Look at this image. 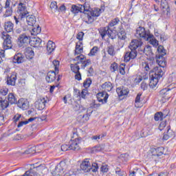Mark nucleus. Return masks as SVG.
<instances>
[{"label":"nucleus","instance_id":"14","mask_svg":"<svg viewBox=\"0 0 176 176\" xmlns=\"http://www.w3.org/2000/svg\"><path fill=\"white\" fill-rule=\"evenodd\" d=\"M80 168L84 173H89L91 170V165L89 159H85L80 164Z\"/></svg>","mask_w":176,"mask_h":176},{"label":"nucleus","instance_id":"38","mask_svg":"<svg viewBox=\"0 0 176 176\" xmlns=\"http://www.w3.org/2000/svg\"><path fill=\"white\" fill-rule=\"evenodd\" d=\"M147 41H149L150 44L154 46V47L159 46V41L155 38L153 35L151 38H148Z\"/></svg>","mask_w":176,"mask_h":176},{"label":"nucleus","instance_id":"3","mask_svg":"<svg viewBox=\"0 0 176 176\" xmlns=\"http://www.w3.org/2000/svg\"><path fill=\"white\" fill-rule=\"evenodd\" d=\"M120 21L119 18H116L109 23V27L103 28L100 30V34L102 39H115V38H116V33L112 31L109 27L118 25Z\"/></svg>","mask_w":176,"mask_h":176},{"label":"nucleus","instance_id":"63","mask_svg":"<svg viewBox=\"0 0 176 176\" xmlns=\"http://www.w3.org/2000/svg\"><path fill=\"white\" fill-rule=\"evenodd\" d=\"M3 123H5V116L3 114L0 113V126H1Z\"/></svg>","mask_w":176,"mask_h":176},{"label":"nucleus","instance_id":"20","mask_svg":"<svg viewBox=\"0 0 176 176\" xmlns=\"http://www.w3.org/2000/svg\"><path fill=\"white\" fill-rule=\"evenodd\" d=\"M118 38L120 41H126L127 36L126 35V32L124 31V29H123L122 25L118 28Z\"/></svg>","mask_w":176,"mask_h":176},{"label":"nucleus","instance_id":"13","mask_svg":"<svg viewBox=\"0 0 176 176\" xmlns=\"http://www.w3.org/2000/svg\"><path fill=\"white\" fill-rule=\"evenodd\" d=\"M81 142L82 140H80V138L71 140L69 142L70 149L72 151H79V149H80Z\"/></svg>","mask_w":176,"mask_h":176},{"label":"nucleus","instance_id":"39","mask_svg":"<svg viewBox=\"0 0 176 176\" xmlns=\"http://www.w3.org/2000/svg\"><path fill=\"white\" fill-rule=\"evenodd\" d=\"M107 53L109 54V56H115V54H116V52H115V47L113 45L109 46L107 48Z\"/></svg>","mask_w":176,"mask_h":176},{"label":"nucleus","instance_id":"17","mask_svg":"<svg viewBox=\"0 0 176 176\" xmlns=\"http://www.w3.org/2000/svg\"><path fill=\"white\" fill-rule=\"evenodd\" d=\"M24 61H25V57L23 54L18 53L14 56L13 63H14V64H21L24 63Z\"/></svg>","mask_w":176,"mask_h":176},{"label":"nucleus","instance_id":"48","mask_svg":"<svg viewBox=\"0 0 176 176\" xmlns=\"http://www.w3.org/2000/svg\"><path fill=\"white\" fill-rule=\"evenodd\" d=\"M116 176H126L124 171H122L119 168H116Z\"/></svg>","mask_w":176,"mask_h":176},{"label":"nucleus","instance_id":"55","mask_svg":"<svg viewBox=\"0 0 176 176\" xmlns=\"http://www.w3.org/2000/svg\"><path fill=\"white\" fill-rule=\"evenodd\" d=\"M166 121H162L159 126V130L162 131V130L164 129V127H166Z\"/></svg>","mask_w":176,"mask_h":176},{"label":"nucleus","instance_id":"25","mask_svg":"<svg viewBox=\"0 0 176 176\" xmlns=\"http://www.w3.org/2000/svg\"><path fill=\"white\" fill-rule=\"evenodd\" d=\"M25 18H26V22L28 23V25L34 27V25L35 24V23H36L35 16L29 15L26 16Z\"/></svg>","mask_w":176,"mask_h":176},{"label":"nucleus","instance_id":"26","mask_svg":"<svg viewBox=\"0 0 176 176\" xmlns=\"http://www.w3.org/2000/svg\"><path fill=\"white\" fill-rule=\"evenodd\" d=\"M83 53V43L78 41L76 45L75 54H81Z\"/></svg>","mask_w":176,"mask_h":176},{"label":"nucleus","instance_id":"44","mask_svg":"<svg viewBox=\"0 0 176 176\" xmlns=\"http://www.w3.org/2000/svg\"><path fill=\"white\" fill-rule=\"evenodd\" d=\"M119 69V65L116 63H113L111 65V72H116V71H118Z\"/></svg>","mask_w":176,"mask_h":176},{"label":"nucleus","instance_id":"64","mask_svg":"<svg viewBox=\"0 0 176 176\" xmlns=\"http://www.w3.org/2000/svg\"><path fill=\"white\" fill-rule=\"evenodd\" d=\"M101 170L102 171V173H107L108 172V166H107V165L102 166Z\"/></svg>","mask_w":176,"mask_h":176},{"label":"nucleus","instance_id":"33","mask_svg":"<svg viewBox=\"0 0 176 176\" xmlns=\"http://www.w3.org/2000/svg\"><path fill=\"white\" fill-rule=\"evenodd\" d=\"M157 50L159 54L158 57H163V56H166V54H167V52L163 45H159Z\"/></svg>","mask_w":176,"mask_h":176},{"label":"nucleus","instance_id":"47","mask_svg":"<svg viewBox=\"0 0 176 176\" xmlns=\"http://www.w3.org/2000/svg\"><path fill=\"white\" fill-rule=\"evenodd\" d=\"M83 36H85V33L80 32L78 33L76 38L78 39L79 42H82V41H83Z\"/></svg>","mask_w":176,"mask_h":176},{"label":"nucleus","instance_id":"40","mask_svg":"<svg viewBox=\"0 0 176 176\" xmlns=\"http://www.w3.org/2000/svg\"><path fill=\"white\" fill-rule=\"evenodd\" d=\"M0 107L1 109H6L9 107V102L7 100H3L0 102Z\"/></svg>","mask_w":176,"mask_h":176},{"label":"nucleus","instance_id":"51","mask_svg":"<svg viewBox=\"0 0 176 176\" xmlns=\"http://www.w3.org/2000/svg\"><path fill=\"white\" fill-rule=\"evenodd\" d=\"M86 96H87V88H85L82 90L80 97H81V98H86Z\"/></svg>","mask_w":176,"mask_h":176},{"label":"nucleus","instance_id":"41","mask_svg":"<svg viewBox=\"0 0 176 176\" xmlns=\"http://www.w3.org/2000/svg\"><path fill=\"white\" fill-rule=\"evenodd\" d=\"M23 118L24 117H23L21 114H16L15 116H14L12 120L14 123H16L17 122H20Z\"/></svg>","mask_w":176,"mask_h":176},{"label":"nucleus","instance_id":"18","mask_svg":"<svg viewBox=\"0 0 176 176\" xmlns=\"http://www.w3.org/2000/svg\"><path fill=\"white\" fill-rule=\"evenodd\" d=\"M16 80H17V73L12 72L10 76L8 77L7 85H8V86H14V85H16Z\"/></svg>","mask_w":176,"mask_h":176},{"label":"nucleus","instance_id":"16","mask_svg":"<svg viewBox=\"0 0 176 176\" xmlns=\"http://www.w3.org/2000/svg\"><path fill=\"white\" fill-rule=\"evenodd\" d=\"M98 102H101L102 104H106L108 100V95L106 92H100L96 95Z\"/></svg>","mask_w":176,"mask_h":176},{"label":"nucleus","instance_id":"45","mask_svg":"<svg viewBox=\"0 0 176 176\" xmlns=\"http://www.w3.org/2000/svg\"><path fill=\"white\" fill-rule=\"evenodd\" d=\"M71 150V146L70 144H63L61 146V151L63 152H67V151Z\"/></svg>","mask_w":176,"mask_h":176},{"label":"nucleus","instance_id":"37","mask_svg":"<svg viewBox=\"0 0 176 176\" xmlns=\"http://www.w3.org/2000/svg\"><path fill=\"white\" fill-rule=\"evenodd\" d=\"M41 27H39V25H35L33 26V28L32 29L31 31V34L32 35H38V34H41Z\"/></svg>","mask_w":176,"mask_h":176},{"label":"nucleus","instance_id":"35","mask_svg":"<svg viewBox=\"0 0 176 176\" xmlns=\"http://www.w3.org/2000/svg\"><path fill=\"white\" fill-rule=\"evenodd\" d=\"M8 102L10 104H13L17 103V99L16 98V96L13 94H9L8 97Z\"/></svg>","mask_w":176,"mask_h":176},{"label":"nucleus","instance_id":"46","mask_svg":"<svg viewBox=\"0 0 176 176\" xmlns=\"http://www.w3.org/2000/svg\"><path fill=\"white\" fill-rule=\"evenodd\" d=\"M53 64H54V67L55 68L56 72H58V68L60 67V61L55 60L53 61Z\"/></svg>","mask_w":176,"mask_h":176},{"label":"nucleus","instance_id":"27","mask_svg":"<svg viewBox=\"0 0 176 176\" xmlns=\"http://www.w3.org/2000/svg\"><path fill=\"white\" fill-rule=\"evenodd\" d=\"M56 50V43L52 41H49L47 44V50L48 53H53L54 50Z\"/></svg>","mask_w":176,"mask_h":176},{"label":"nucleus","instance_id":"61","mask_svg":"<svg viewBox=\"0 0 176 176\" xmlns=\"http://www.w3.org/2000/svg\"><path fill=\"white\" fill-rule=\"evenodd\" d=\"M102 137H104V135H94L93 137H91V140H94V141H98V140H101V138H102Z\"/></svg>","mask_w":176,"mask_h":176},{"label":"nucleus","instance_id":"49","mask_svg":"<svg viewBox=\"0 0 176 176\" xmlns=\"http://www.w3.org/2000/svg\"><path fill=\"white\" fill-rule=\"evenodd\" d=\"M8 91H9V89L6 87H3L1 89H0L1 96H6V94H8Z\"/></svg>","mask_w":176,"mask_h":176},{"label":"nucleus","instance_id":"34","mask_svg":"<svg viewBox=\"0 0 176 176\" xmlns=\"http://www.w3.org/2000/svg\"><path fill=\"white\" fill-rule=\"evenodd\" d=\"M153 156H162L164 153V147H158L154 149Z\"/></svg>","mask_w":176,"mask_h":176},{"label":"nucleus","instance_id":"31","mask_svg":"<svg viewBox=\"0 0 176 176\" xmlns=\"http://www.w3.org/2000/svg\"><path fill=\"white\" fill-rule=\"evenodd\" d=\"M112 87V83L111 82H106L102 85V89H103L104 91H111Z\"/></svg>","mask_w":176,"mask_h":176},{"label":"nucleus","instance_id":"22","mask_svg":"<svg viewBox=\"0 0 176 176\" xmlns=\"http://www.w3.org/2000/svg\"><path fill=\"white\" fill-rule=\"evenodd\" d=\"M25 55L26 58H28V60H32L34 56V51L32 50V48L31 47L26 48L25 50Z\"/></svg>","mask_w":176,"mask_h":176},{"label":"nucleus","instance_id":"43","mask_svg":"<svg viewBox=\"0 0 176 176\" xmlns=\"http://www.w3.org/2000/svg\"><path fill=\"white\" fill-rule=\"evenodd\" d=\"M90 85H91V80L90 78H87L83 82V87L85 89L90 87Z\"/></svg>","mask_w":176,"mask_h":176},{"label":"nucleus","instance_id":"10","mask_svg":"<svg viewBox=\"0 0 176 176\" xmlns=\"http://www.w3.org/2000/svg\"><path fill=\"white\" fill-rule=\"evenodd\" d=\"M30 41H31V37L28 34H22L18 38V46L24 47V46H27L30 43Z\"/></svg>","mask_w":176,"mask_h":176},{"label":"nucleus","instance_id":"23","mask_svg":"<svg viewBox=\"0 0 176 176\" xmlns=\"http://www.w3.org/2000/svg\"><path fill=\"white\" fill-rule=\"evenodd\" d=\"M45 79L48 83H52V82H54V80H56V72H49Z\"/></svg>","mask_w":176,"mask_h":176},{"label":"nucleus","instance_id":"32","mask_svg":"<svg viewBox=\"0 0 176 176\" xmlns=\"http://www.w3.org/2000/svg\"><path fill=\"white\" fill-rule=\"evenodd\" d=\"M157 64H158V67L160 68H164V67H166V62L164 60V58H163V56H158L157 59Z\"/></svg>","mask_w":176,"mask_h":176},{"label":"nucleus","instance_id":"9","mask_svg":"<svg viewBox=\"0 0 176 176\" xmlns=\"http://www.w3.org/2000/svg\"><path fill=\"white\" fill-rule=\"evenodd\" d=\"M90 8V6L88 4L85 3L84 5L78 4L76 5H72L71 8V12L74 13V14H78V13H85L89 10Z\"/></svg>","mask_w":176,"mask_h":176},{"label":"nucleus","instance_id":"4","mask_svg":"<svg viewBox=\"0 0 176 176\" xmlns=\"http://www.w3.org/2000/svg\"><path fill=\"white\" fill-rule=\"evenodd\" d=\"M164 75V72L162 69L160 67H155L152 70V74L150 75V82L149 87L151 89H155L156 86H157V83H159V80L161 78H163Z\"/></svg>","mask_w":176,"mask_h":176},{"label":"nucleus","instance_id":"58","mask_svg":"<svg viewBox=\"0 0 176 176\" xmlns=\"http://www.w3.org/2000/svg\"><path fill=\"white\" fill-rule=\"evenodd\" d=\"M74 74H76L75 79L76 80H82V75L80 74V72H78L74 73Z\"/></svg>","mask_w":176,"mask_h":176},{"label":"nucleus","instance_id":"57","mask_svg":"<svg viewBox=\"0 0 176 176\" xmlns=\"http://www.w3.org/2000/svg\"><path fill=\"white\" fill-rule=\"evenodd\" d=\"M142 80V77L141 76H138L135 79H134V82L136 85H138Z\"/></svg>","mask_w":176,"mask_h":176},{"label":"nucleus","instance_id":"8","mask_svg":"<svg viewBox=\"0 0 176 176\" xmlns=\"http://www.w3.org/2000/svg\"><path fill=\"white\" fill-rule=\"evenodd\" d=\"M135 36L137 38H141L144 41H148V38H152L153 34H151L149 32H146L144 28L140 26L136 29Z\"/></svg>","mask_w":176,"mask_h":176},{"label":"nucleus","instance_id":"53","mask_svg":"<svg viewBox=\"0 0 176 176\" xmlns=\"http://www.w3.org/2000/svg\"><path fill=\"white\" fill-rule=\"evenodd\" d=\"M142 67H143L144 71H146V72H148V71L151 70V66L149 65V63H143Z\"/></svg>","mask_w":176,"mask_h":176},{"label":"nucleus","instance_id":"36","mask_svg":"<svg viewBox=\"0 0 176 176\" xmlns=\"http://www.w3.org/2000/svg\"><path fill=\"white\" fill-rule=\"evenodd\" d=\"M100 52V48L97 46H94L91 50L90 52L89 53L88 56L90 57H93L94 56L97 55V53Z\"/></svg>","mask_w":176,"mask_h":176},{"label":"nucleus","instance_id":"54","mask_svg":"<svg viewBox=\"0 0 176 176\" xmlns=\"http://www.w3.org/2000/svg\"><path fill=\"white\" fill-rule=\"evenodd\" d=\"M120 157L122 160H124V162H127V160H129V154L128 153L122 154L120 155Z\"/></svg>","mask_w":176,"mask_h":176},{"label":"nucleus","instance_id":"30","mask_svg":"<svg viewBox=\"0 0 176 176\" xmlns=\"http://www.w3.org/2000/svg\"><path fill=\"white\" fill-rule=\"evenodd\" d=\"M141 94H138L135 100V108H141L142 107V102H141Z\"/></svg>","mask_w":176,"mask_h":176},{"label":"nucleus","instance_id":"11","mask_svg":"<svg viewBox=\"0 0 176 176\" xmlns=\"http://www.w3.org/2000/svg\"><path fill=\"white\" fill-rule=\"evenodd\" d=\"M49 102V98L41 97L35 102V107L38 111H43L46 108V104Z\"/></svg>","mask_w":176,"mask_h":176},{"label":"nucleus","instance_id":"1","mask_svg":"<svg viewBox=\"0 0 176 176\" xmlns=\"http://www.w3.org/2000/svg\"><path fill=\"white\" fill-rule=\"evenodd\" d=\"M144 43L141 40L134 39L132 40L129 46V51L126 52L124 56V61L129 63L130 60H134L137 57V49L141 52Z\"/></svg>","mask_w":176,"mask_h":176},{"label":"nucleus","instance_id":"42","mask_svg":"<svg viewBox=\"0 0 176 176\" xmlns=\"http://www.w3.org/2000/svg\"><path fill=\"white\" fill-rule=\"evenodd\" d=\"M154 119L155 120H156L157 122L158 120H163V113L162 112H158L157 113L155 114L154 116Z\"/></svg>","mask_w":176,"mask_h":176},{"label":"nucleus","instance_id":"7","mask_svg":"<svg viewBox=\"0 0 176 176\" xmlns=\"http://www.w3.org/2000/svg\"><path fill=\"white\" fill-rule=\"evenodd\" d=\"M89 9L85 11L83 14L84 21L87 24H91L94 21V17H98L101 14V9L100 8H94L91 10Z\"/></svg>","mask_w":176,"mask_h":176},{"label":"nucleus","instance_id":"60","mask_svg":"<svg viewBox=\"0 0 176 176\" xmlns=\"http://www.w3.org/2000/svg\"><path fill=\"white\" fill-rule=\"evenodd\" d=\"M12 8H8L6 11V15L7 16V17H9V16H12Z\"/></svg>","mask_w":176,"mask_h":176},{"label":"nucleus","instance_id":"12","mask_svg":"<svg viewBox=\"0 0 176 176\" xmlns=\"http://www.w3.org/2000/svg\"><path fill=\"white\" fill-rule=\"evenodd\" d=\"M174 88H170V87L167 88H164L160 91V95L162 98H165V100H170L174 94Z\"/></svg>","mask_w":176,"mask_h":176},{"label":"nucleus","instance_id":"56","mask_svg":"<svg viewBox=\"0 0 176 176\" xmlns=\"http://www.w3.org/2000/svg\"><path fill=\"white\" fill-rule=\"evenodd\" d=\"M161 6L163 8V9H166V8H168V4L167 3V1L162 0L161 1Z\"/></svg>","mask_w":176,"mask_h":176},{"label":"nucleus","instance_id":"28","mask_svg":"<svg viewBox=\"0 0 176 176\" xmlns=\"http://www.w3.org/2000/svg\"><path fill=\"white\" fill-rule=\"evenodd\" d=\"M14 27V25H13V23L8 21L6 22L4 24V30L6 31V32H13V28Z\"/></svg>","mask_w":176,"mask_h":176},{"label":"nucleus","instance_id":"21","mask_svg":"<svg viewBox=\"0 0 176 176\" xmlns=\"http://www.w3.org/2000/svg\"><path fill=\"white\" fill-rule=\"evenodd\" d=\"M34 120H35V118H30L28 120H24V118H23L22 120H21L20 122L18 123L17 127L18 129H20L21 127H23V126L28 124V123H31V122H34Z\"/></svg>","mask_w":176,"mask_h":176},{"label":"nucleus","instance_id":"50","mask_svg":"<svg viewBox=\"0 0 176 176\" xmlns=\"http://www.w3.org/2000/svg\"><path fill=\"white\" fill-rule=\"evenodd\" d=\"M91 170L93 173H97L98 170V164H97V163L92 164V166H91Z\"/></svg>","mask_w":176,"mask_h":176},{"label":"nucleus","instance_id":"29","mask_svg":"<svg viewBox=\"0 0 176 176\" xmlns=\"http://www.w3.org/2000/svg\"><path fill=\"white\" fill-rule=\"evenodd\" d=\"M116 92L120 97H122V96H127L129 94V89L126 88H117Z\"/></svg>","mask_w":176,"mask_h":176},{"label":"nucleus","instance_id":"5","mask_svg":"<svg viewBox=\"0 0 176 176\" xmlns=\"http://www.w3.org/2000/svg\"><path fill=\"white\" fill-rule=\"evenodd\" d=\"M16 13L18 14V18L17 16H14V19L16 24H19V23H20L23 19H25V17H27V14H28V10H27V2L25 1L19 2Z\"/></svg>","mask_w":176,"mask_h":176},{"label":"nucleus","instance_id":"62","mask_svg":"<svg viewBox=\"0 0 176 176\" xmlns=\"http://www.w3.org/2000/svg\"><path fill=\"white\" fill-rule=\"evenodd\" d=\"M51 9H55V10L57 9V2L54 1L52 2L50 4Z\"/></svg>","mask_w":176,"mask_h":176},{"label":"nucleus","instance_id":"15","mask_svg":"<svg viewBox=\"0 0 176 176\" xmlns=\"http://www.w3.org/2000/svg\"><path fill=\"white\" fill-rule=\"evenodd\" d=\"M140 52H142V53H144V54H146V56H148V57H150L151 60L154 58L153 52H152V48L151 45L142 47Z\"/></svg>","mask_w":176,"mask_h":176},{"label":"nucleus","instance_id":"19","mask_svg":"<svg viewBox=\"0 0 176 176\" xmlns=\"http://www.w3.org/2000/svg\"><path fill=\"white\" fill-rule=\"evenodd\" d=\"M17 105L19 108H21V109L25 111V109H28L30 104L28 103V100H27L26 99L21 98L19 100Z\"/></svg>","mask_w":176,"mask_h":176},{"label":"nucleus","instance_id":"6","mask_svg":"<svg viewBox=\"0 0 176 176\" xmlns=\"http://www.w3.org/2000/svg\"><path fill=\"white\" fill-rule=\"evenodd\" d=\"M2 39H3V49L0 50V64L2 63L3 57H5V50H8V49H12V37L10 35L8 34L7 32H3L1 35Z\"/></svg>","mask_w":176,"mask_h":176},{"label":"nucleus","instance_id":"24","mask_svg":"<svg viewBox=\"0 0 176 176\" xmlns=\"http://www.w3.org/2000/svg\"><path fill=\"white\" fill-rule=\"evenodd\" d=\"M171 137H174V131H171L170 126L167 127V131L164 133L163 140L167 141Z\"/></svg>","mask_w":176,"mask_h":176},{"label":"nucleus","instance_id":"52","mask_svg":"<svg viewBox=\"0 0 176 176\" xmlns=\"http://www.w3.org/2000/svg\"><path fill=\"white\" fill-rule=\"evenodd\" d=\"M124 67H126V64L124 63H122L120 65V74H121V75H124V74H126V72H124Z\"/></svg>","mask_w":176,"mask_h":176},{"label":"nucleus","instance_id":"2","mask_svg":"<svg viewBox=\"0 0 176 176\" xmlns=\"http://www.w3.org/2000/svg\"><path fill=\"white\" fill-rule=\"evenodd\" d=\"M74 60L76 63H72L70 65V68L72 72L74 73L79 72V69H80V68L85 69L86 67L91 64V60L87 59L83 54L77 56Z\"/></svg>","mask_w":176,"mask_h":176},{"label":"nucleus","instance_id":"59","mask_svg":"<svg viewBox=\"0 0 176 176\" xmlns=\"http://www.w3.org/2000/svg\"><path fill=\"white\" fill-rule=\"evenodd\" d=\"M141 89L142 90H146V89H148V83H146L145 81H143L141 84Z\"/></svg>","mask_w":176,"mask_h":176}]
</instances>
